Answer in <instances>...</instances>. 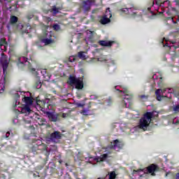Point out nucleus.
<instances>
[{"instance_id": "1", "label": "nucleus", "mask_w": 179, "mask_h": 179, "mask_svg": "<svg viewBox=\"0 0 179 179\" xmlns=\"http://www.w3.org/2000/svg\"><path fill=\"white\" fill-rule=\"evenodd\" d=\"M40 142L41 144L39 145L34 144L30 148V152H31V153H34V155H38L39 153H43V152L46 151L45 153V156H46L45 162H48L50 152L47 150V145L41 143V141Z\"/></svg>"}, {"instance_id": "2", "label": "nucleus", "mask_w": 179, "mask_h": 179, "mask_svg": "<svg viewBox=\"0 0 179 179\" xmlns=\"http://www.w3.org/2000/svg\"><path fill=\"white\" fill-rule=\"evenodd\" d=\"M152 118H153V112L145 113L140 120L138 125L140 129L146 131V129H148V127H149V124L152 122Z\"/></svg>"}, {"instance_id": "3", "label": "nucleus", "mask_w": 179, "mask_h": 179, "mask_svg": "<svg viewBox=\"0 0 179 179\" xmlns=\"http://www.w3.org/2000/svg\"><path fill=\"white\" fill-rule=\"evenodd\" d=\"M69 85L70 86H75L76 89L78 90H82L83 87H85V85L83 84V78H78L70 76L69 78V81H68Z\"/></svg>"}, {"instance_id": "4", "label": "nucleus", "mask_w": 179, "mask_h": 179, "mask_svg": "<svg viewBox=\"0 0 179 179\" xmlns=\"http://www.w3.org/2000/svg\"><path fill=\"white\" fill-rule=\"evenodd\" d=\"M117 90V92H120V93H124V94L123 100V103H124V106L127 107V104L131 106V103H132V99H134V96L128 94V93H129V91H128V88L125 87L123 88V90L118 89Z\"/></svg>"}, {"instance_id": "5", "label": "nucleus", "mask_w": 179, "mask_h": 179, "mask_svg": "<svg viewBox=\"0 0 179 179\" xmlns=\"http://www.w3.org/2000/svg\"><path fill=\"white\" fill-rule=\"evenodd\" d=\"M124 145L120 140L116 139L113 141L110 142V143L108 145V149H111L113 150H115L116 152H120L121 149H122V147Z\"/></svg>"}, {"instance_id": "6", "label": "nucleus", "mask_w": 179, "mask_h": 179, "mask_svg": "<svg viewBox=\"0 0 179 179\" xmlns=\"http://www.w3.org/2000/svg\"><path fill=\"white\" fill-rule=\"evenodd\" d=\"M1 64L3 68V73L6 76L8 74V66H9V62H8V56L5 54H2L1 59H0V65Z\"/></svg>"}, {"instance_id": "7", "label": "nucleus", "mask_w": 179, "mask_h": 179, "mask_svg": "<svg viewBox=\"0 0 179 179\" xmlns=\"http://www.w3.org/2000/svg\"><path fill=\"white\" fill-rule=\"evenodd\" d=\"M19 22V17H16V15L10 16V20L8 23L6 25V28L8 31H10V29H15V27H17V22Z\"/></svg>"}, {"instance_id": "8", "label": "nucleus", "mask_w": 179, "mask_h": 179, "mask_svg": "<svg viewBox=\"0 0 179 179\" xmlns=\"http://www.w3.org/2000/svg\"><path fill=\"white\" fill-rule=\"evenodd\" d=\"M46 115L52 122L61 121V115L59 113L55 112H47Z\"/></svg>"}, {"instance_id": "9", "label": "nucleus", "mask_w": 179, "mask_h": 179, "mask_svg": "<svg viewBox=\"0 0 179 179\" xmlns=\"http://www.w3.org/2000/svg\"><path fill=\"white\" fill-rule=\"evenodd\" d=\"M146 171L148 174H151L152 177H155V176H156L155 173L160 171V167H159L157 164H152L147 167Z\"/></svg>"}, {"instance_id": "10", "label": "nucleus", "mask_w": 179, "mask_h": 179, "mask_svg": "<svg viewBox=\"0 0 179 179\" xmlns=\"http://www.w3.org/2000/svg\"><path fill=\"white\" fill-rule=\"evenodd\" d=\"M62 136H64V134H62L59 131H54L50 134V139L52 142L57 143V141H59V139H62Z\"/></svg>"}, {"instance_id": "11", "label": "nucleus", "mask_w": 179, "mask_h": 179, "mask_svg": "<svg viewBox=\"0 0 179 179\" xmlns=\"http://www.w3.org/2000/svg\"><path fill=\"white\" fill-rule=\"evenodd\" d=\"M92 2H93V1L92 0H87V1H83L81 8L82 9H83L84 12H88V10H90V6H92Z\"/></svg>"}, {"instance_id": "12", "label": "nucleus", "mask_w": 179, "mask_h": 179, "mask_svg": "<svg viewBox=\"0 0 179 179\" xmlns=\"http://www.w3.org/2000/svg\"><path fill=\"white\" fill-rule=\"evenodd\" d=\"M115 41H99V44L102 47H112Z\"/></svg>"}, {"instance_id": "13", "label": "nucleus", "mask_w": 179, "mask_h": 179, "mask_svg": "<svg viewBox=\"0 0 179 179\" xmlns=\"http://www.w3.org/2000/svg\"><path fill=\"white\" fill-rule=\"evenodd\" d=\"M168 93H172V94H174L175 97L179 99V87L169 88Z\"/></svg>"}, {"instance_id": "14", "label": "nucleus", "mask_w": 179, "mask_h": 179, "mask_svg": "<svg viewBox=\"0 0 179 179\" xmlns=\"http://www.w3.org/2000/svg\"><path fill=\"white\" fill-rule=\"evenodd\" d=\"M113 153V151H108L107 154L101 155L99 157L97 158V162H104L107 160L108 158V155H111Z\"/></svg>"}, {"instance_id": "15", "label": "nucleus", "mask_w": 179, "mask_h": 179, "mask_svg": "<svg viewBox=\"0 0 179 179\" xmlns=\"http://www.w3.org/2000/svg\"><path fill=\"white\" fill-rule=\"evenodd\" d=\"M51 34L49 35V38H43L41 39V41L45 44V45H48V44H51L52 43L54 42V41H52V38H51Z\"/></svg>"}, {"instance_id": "16", "label": "nucleus", "mask_w": 179, "mask_h": 179, "mask_svg": "<svg viewBox=\"0 0 179 179\" xmlns=\"http://www.w3.org/2000/svg\"><path fill=\"white\" fill-rule=\"evenodd\" d=\"M21 113L22 114H30V113H31V109H30V106L25 105L22 108Z\"/></svg>"}, {"instance_id": "17", "label": "nucleus", "mask_w": 179, "mask_h": 179, "mask_svg": "<svg viewBox=\"0 0 179 179\" xmlns=\"http://www.w3.org/2000/svg\"><path fill=\"white\" fill-rule=\"evenodd\" d=\"M36 104L38 106L40 107V108H45V106H47V107H48V105L45 103V101L43 100H36Z\"/></svg>"}, {"instance_id": "18", "label": "nucleus", "mask_w": 179, "mask_h": 179, "mask_svg": "<svg viewBox=\"0 0 179 179\" xmlns=\"http://www.w3.org/2000/svg\"><path fill=\"white\" fill-rule=\"evenodd\" d=\"M41 86H43V84L41 83V81L40 80V77H36V80L35 82V84L34 85V89H41Z\"/></svg>"}, {"instance_id": "19", "label": "nucleus", "mask_w": 179, "mask_h": 179, "mask_svg": "<svg viewBox=\"0 0 179 179\" xmlns=\"http://www.w3.org/2000/svg\"><path fill=\"white\" fill-rule=\"evenodd\" d=\"M24 101L27 104L26 106H31V104H33V98L30 96H24Z\"/></svg>"}, {"instance_id": "20", "label": "nucleus", "mask_w": 179, "mask_h": 179, "mask_svg": "<svg viewBox=\"0 0 179 179\" xmlns=\"http://www.w3.org/2000/svg\"><path fill=\"white\" fill-rule=\"evenodd\" d=\"M110 18L106 17V15H103L100 20L101 24H107V23H110Z\"/></svg>"}, {"instance_id": "21", "label": "nucleus", "mask_w": 179, "mask_h": 179, "mask_svg": "<svg viewBox=\"0 0 179 179\" xmlns=\"http://www.w3.org/2000/svg\"><path fill=\"white\" fill-rule=\"evenodd\" d=\"M36 122H38L40 127H43L44 125H47V120L41 116L40 120H38Z\"/></svg>"}, {"instance_id": "22", "label": "nucleus", "mask_w": 179, "mask_h": 179, "mask_svg": "<svg viewBox=\"0 0 179 179\" xmlns=\"http://www.w3.org/2000/svg\"><path fill=\"white\" fill-rule=\"evenodd\" d=\"M29 117L31 118V120L36 121V122H37L38 120H40V118H41V115H40L36 113H33V115H30Z\"/></svg>"}, {"instance_id": "23", "label": "nucleus", "mask_w": 179, "mask_h": 179, "mask_svg": "<svg viewBox=\"0 0 179 179\" xmlns=\"http://www.w3.org/2000/svg\"><path fill=\"white\" fill-rule=\"evenodd\" d=\"M167 92V88H163V89H158L155 91L156 96H159L160 94H163L164 93H166Z\"/></svg>"}, {"instance_id": "24", "label": "nucleus", "mask_w": 179, "mask_h": 179, "mask_svg": "<svg viewBox=\"0 0 179 179\" xmlns=\"http://www.w3.org/2000/svg\"><path fill=\"white\" fill-rule=\"evenodd\" d=\"M12 136H13V134L12 133L10 134V131H7L5 134L3 135V138L7 141H9Z\"/></svg>"}, {"instance_id": "25", "label": "nucleus", "mask_w": 179, "mask_h": 179, "mask_svg": "<svg viewBox=\"0 0 179 179\" xmlns=\"http://www.w3.org/2000/svg\"><path fill=\"white\" fill-rule=\"evenodd\" d=\"M51 13H53V15H57L59 12V9L57 8V6H54L52 8L50 9Z\"/></svg>"}, {"instance_id": "26", "label": "nucleus", "mask_w": 179, "mask_h": 179, "mask_svg": "<svg viewBox=\"0 0 179 179\" xmlns=\"http://www.w3.org/2000/svg\"><path fill=\"white\" fill-rule=\"evenodd\" d=\"M104 16H106V17H109V19L110 17H113V14H111V10H110V8L106 9Z\"/></svg>"}, {"instance_id": "27", "label": "nucleus", "mask_w": 179, "mask_h": 179, "mask_svg": "<svg viewBox=\"0 0 179 179\" xmlns=\"http://www.w3.org/2000/svg\"><path fill=\"white\" fill-rule=\"evenodd\" d=\"M166 14L168 15V16H170V17H167V20H172L173 22H174V17H173V15L171 14V11L168 10V11L166 12Z\"/></svg>"}, {"instance_id": "28", "label": "nucleus", "mask_w": 179, "mask_h": 179, "mask_svg": "<svg viewBox=\"0 0 179 179\" xmlns=\"http://www.w3.org/2000/svg\"><path fill=\"white\" fill-rule=\"evenodd\" d=\"M28 61H29V59L26 57H21L19 58V62L21 64H24V63L27 62Z\"/></svg>"}, {"instance_id": "29", "label": "nucleus", "mask_w": 179, "mask_h": 179, "mask_svg": "<svg viewBox=\"0 0 179 179\" xmlns=\"http://www.w3.org/2000/svg\"><path fill=\"white\" fill-rule=\"evenodd\" d=\"M138 97L141 99V100H142V101H148V99H149V96L144 94L139 95Z\"/></svg>"}, {"instance_id": "30", "label": "nucleus", "mask_w": 179, "mask_h": 179, "mask_svg": "<svg viewBox=\"0 0 179 179\" xmlns=\"http://www.w3.org/2000/svg\"><path fill=\"white\" fill-rule=\"evenodd\" d=\"M78 57L80 59H86V56L85 55L84 52H79L78 54Z\"/></svg>"}, {"instance_id": "31", "label": "nucleus", "mask_w": 179, "mask_h": 179, "mask_svg": "<svg viewBox=\"0 0 179 179\" xmlns=\"http://www.w3.org/2000/svg\"><path fill=\"white\" fill-rule=\"evenodd\" d=\"M105 62L108 64H112V65H115V60L110 59H104Z\"/></svg>"}, {"instance_id": "32", "label": "nucleus", "mask_w": 179, "mask_h": 179, "mask_svg": "<svg viewBox=\"0 0 179 179\" xmlns=\"http://www.w3.org/2000/svg\"><path fill=\"white\" fill-rule=\"evenodd\" d=\"M29 68L30 72H31L33 75H36V76L38 75V73L36 71V69L31 68L30 66H29Z\"/></svg>"}, {"instance_id": "33", "label": "nucleus", "mask_w": 179, "mask_h": 179, "mask_svg": "<svg viewBox=\"0 0 179 179\" xmlns=\"http://www.w3.org/2000/svg\"><path fill=\"white\" fill-rule=\"evenodd\" d=\"M53 29L56 31H59V30H61V27L58 24H53Z\"/></svg>"}, {"instance_id": "34", "label": "nucleus", "mask_w": 179, "mask_h": 179, "mask_svg": "<svg viewBox=\"0 0 179 179\" xmlns=\"http://www.w3.org/2000/svg\"><path fill=\"white\" fill-rule=\"evenodd\" d=\"M78 58V56H71L69 58V62H75L76 61V59Z\"/></svg>"}, {"instance_id": "35", "label": "nucleus", "mask_w": 179, "mask_h": 179, "mask_svg": "<svg viewBox=\"0 0 179 179\" xmlns=\"http://www.w3.org/2000/svg\"><path fill=\"white\" fill-rule=\"evenodd\" d=\"M117 175H115V171H112L109 174V179H115Z\"/></svg>"}, {"instance_id": "36", "label": "nucleus", "mask_w": 179, "mask_h": 179, "mask_svg": "<svg viewBox=\"0 0 179 179\" xmlns=\"http://www.w3.org/2000/svg\"><path fill=\"white\" fill-rule=\"evenodd\" d=\"M80 114H83V115H89V110L83 109L81 110Z\"/></svg>"}, {"instance_id": "37", "label": "nucleus", "mask_w": 179, "mask_h": 179, "mask_svg": "<svg viewBox=\"0 0 179 179\" xmlns=\"http://www.w3.org/2000/svg\"><path fill=\"white\" fill-rule=\"evenodd\" d=\"M173 110L175 113H179V104L173 106Z\"/></svg>"}, {"instance_id": "38", "label": "nucleus", "mask_w": 179, "mask_h": 179, "mask_svg": "<svg viewBox=\"0 0 179 179\" xmlns=\"http://www.w3.org/2000/svg\"><path fill=\"white\" fill-rule=\"evenodd\" d=\"M33 17H34V15H33V13H29L27 15V19H28V20L33 19Z\"/></svg>"}, {"instance_id": "39", "label": "nucleus", "mask_w": 179, "mask_h": 179, "mask_svg": "<svg viewBox=\"0 0 179 179\" xmlns=\"http://www.w3.org/2000/svg\"><path fill=\"white\" fill-rule=\"evenodd\" d=\"M156 96H157V100L158 101H162V99H163V96H162V95H156Z\"/></svg>"}, {"instance_id": "40", "label": "nucleus", "mask_w": 179, "mask_h": 179, "mask_svg": "<svg viewBox=\"0 0 179 179\" xmlns=\"http://www.w3.org/2000/svg\"><path fill=\"white\" fill-rule=\"evenodd\" d=\"M28 128H29V129H31V131H34V129H36V128H35L34 126H33V125H29V126L28 127Z\"/></svg>"}, {"instance_id": "41", "label": "nucleus", "mask_w": 179, "mask_h": 179, "mask_svg": "<svg viewBox=\"0 0 179 179\" xmlns=\"http://www.w3.org/2000/svg\"><path fill=\"white\" fill-rule=\"evenodd\" d=\"M171 11H172V12H175V13H177V12H178V11H177V8H171Z\"/></svg>"}, {"instance_id": "42", "label": "nucleus", "mask_w": 179, "mask_h": 179, "mask_svg": "<svg viewBox=\"0 0 179 179\" xmlns=\"http://www.w3.org/2000/svg\"><path fill=\"white\" fill-rule=\"evenodd\" d=\"M162 43L163 45H164V47H169V43H166L164 45V41H162Z\"/></svg>"}, {"instance_id": "43", "label": "nucleus", "mask_w": 179, "mask_h": 179, "mask_svg": "<svg viewBox=\"0 0 179 179\" xmlns=\"http://www.w3.org/2000/svg\"><path fill=\"white\" fill-rule=\"evenodd\" d=\"M174 2L176 3V6H179V0H175Z\"/></svg>"}, {"instance_id": "44", "label": "nucleus", "mask_w": 179, "mask_h": 179, "mask_svg": "<svg viewBox=\"0 0 179 179\" xmlns=\"http://www.w3.org/2000/svg\"><path fill=\"white\" fill-rule=\"evenodd\" d=\"M125 10H124V8H122L120 10H121V12H128V8H125Z\"/></svg>"}, {"instance_id": "45", "label": "nucleus", "mask_w": 179, "mask_h": 179, "mask_svg": "<svg viewBox=\"0 0 179 179\" xmlns=\"http://www.w3.org/2000/svg\"><path fill=\"white\" fill-rule=\"evenodd\" d=\"M25 124H31V120H25Z\"/></svg>"}, {"instance_id": "46", "label": "nucleus", "mask_w": 179, "mask_h": 179, "mask_svg": "<svg viewBox=\"0 0 179 179\" xmlns=\"http://www.w3.org/2000/svg\"><path fill=\"white\" fill-rule=\"evenodd\" d=\"M176 179H179V173L176 174Z\"/></svg>"}, {"instance_id": "47", "label": "nucleus", "mask_w": 179, "mask_h": 179, "mask_svg": "<svg viewBox=\"0 0 179 179\" xmlns=\"http://www.w3.org/2000/svg\"><path fill=\"white\" fill-rule=\"evenodd\" d=\"M78 107H83V104L82 103H77Z\"/></svg>"}, {"instance_id": "48", "label": "nucleus", "mask_w": 179, "mask_h": 179, "mask_svg": "<svg viewBox=\"0 0 179 179\" xmlns=\"http://www.w3.org/2000/svg\"><path fill=\"white\" fill-rule=\"evenodd\" d=\"M62 117H63V118H65V117H66V114L63 113V114H62Z\"/></svg>"}, {"instance_id": "49", "label": "nucleus", "mask_w": 179, "mask_h": 179, "mask_svg": "<svg viewBox=\"0 0 179 179\" xmlns=\"http://www.w3.org/2000/svg\"><path fill=\"white\" fill-rule=\"evenodd\" d=\"M48 22H51V18L48 17Z\"/></svg>"}, {"instance_id": "50", "label": "nucleus", "mask_w": 179, "mask_h": 179, "mask_svg": "<svg viewBox=\"0 0 179 179\" xmlns=\"http://www.w3.org/2000/svg\"><path fill=\"white\" fill-rule=\"evenodd\" d=\"M97 179H106V178H98Z\"/></svg>"}, {"instance_id": "51", "label": "nucleus", "mask_w": 179, "mask_h": 179, "mask_svg": "<svg viewBox=\"0 0 179 179\" xmlns=\"http://www.w3.org/2000/svg\"><path fill=\"white\" fill-rule=\"evenodd\" d=\"M172 43V44H174L176 42H171Z\"/></svg>"}, {"instance_id": "52", "label": "nucleus", "mask_w": 179, "mask_h": 179, "mask_svg": "<svg viewBox=\"0 0 179 179\" xmlns=\"http://www.w3.org/2000/svg\"><path fill=\"white\" fill-rule=\"evenodd\" d=\"M29 65H30V62H28Z\"/></svg>"}, {"instance_id": "53", "label": "nucleus", "mask_w": 179, "mask_h": 179, "mask_svg": "<svg viewBox=\"0 0 179 179\" xmlns=\"http://www.w3.org/2000/svg\"><path fill=\"white\" fill-rule=\"evenodd\" d=\"M111 101V99H109V101Z\"/></svg>"}, {"instance_id": "54", "label": "nucleus", "mask_w": 179, "mask_h": 179, "mask_svg": "<svg viewBox=\"0 0 179 179\" xmlns=\"http://www.w3.org/2000/svg\"><path fill=\"white\" fill-rule=\"evenodd\" d=\"M15 107H16V104L14 106V108H15Z\"/></svg>"}, {"instance_id": "55", "label": "nucleus", "mask_w": 179, "mask_h": 179, "mask_svg": "<svg viewBox=\"0 0 179 179\" xmlns=\"http://www.w3.org/2000/svg\"><path fill=\"white\" fill-rule=\"evenodd\" d=\"M4 1H8V0H4Z\"/></svg>"}]
</instances>
